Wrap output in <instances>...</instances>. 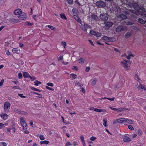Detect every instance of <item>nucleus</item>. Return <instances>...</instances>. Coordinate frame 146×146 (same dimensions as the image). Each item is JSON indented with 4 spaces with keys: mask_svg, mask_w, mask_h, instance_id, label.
<instances>
[{
    "mask_svg": "<svg viewBox=\"0 0 146 146\" xmlns=\"http://www.w3.org/2000/svg\"><path fill=\"white\" fill-rule=\"evenodd\" d=\"M103 121L104 122L103 123V125H104L105 127H106L107 126V119H104L103 120Z\"/></svg>",
    "mask_w": 146,
    "mask_h": 146,
    "instance_id": "e433bc0d",
    "label": "nucleus"
},
{
    "mask_svg": "<svg viewBox=\"0 0 146 146\" xmlns=\"http://www.w3.org/2000/svg\"><path fill=\"white\" fill-rule=\"evenodd\" d=\"M127 29L126 27L122 25H120L116 28V32L119 33L121 31H125Z\"/></svg>",
    "mask_w": 146,
    "mask_h": 146,
    "instance_id": "20e7f679",
    "label": "nucleus"
},
{
    "mask_svg": "<svg viewBox=\"0 0 146 146\" xmlns=\"http://www.w3.org/2000/svg\"><path fill=\"white\" fill-rule=\"evenodd\" d=\"M128 128L129 129H131L132 130H134V128L132 127V126L131 125H129L128 126Z\"/></svg>",
    "mask_w": 146,
    "mask_h": 146,
    "instance_id": "3c124183",
    "label": "nucleus"
},
{
    "mask_svg": "<svg viewBox=\"0 0 146 146\" xmlns=\"http://www.w3.org/2000/svg\"><path fill=\"white\" fill-rule=\"evenodd\" d=\"M96 137H94V136L92 137L91 138H90V139L91 140H92V141H94L96 139Z\"/></svg>",
    "mask_w": 146,
    "mask_h": 146,
    "instance_id": "603ef678",
    "label": "nucleus"
},
{
    "mask_svg": "<svg viewBox=\"0 0 146 146\" xmlns=\"http://www.w3.org/2000/svg\"><path fill=\"white\" fill-rule=\"evenodd\" d=\"M94 111L98 112H100L102 111V110L96 108L95 109Z\"/></svg>",
    "mask_w": 146,
    "mask_h": 146,
    "instance_id": "8fccbe9b",
    "label": "nucleus"
},
{
    "mask_svg": "<svg viewBox=\"0 0 146 146\" xmlns=\"http://www.w3.org/2000/svg\"><path fill=\"white\" fill-rule=\"evenodd\" d=\"M119 123H125V118H121L119 119Z\"/></svg>",
    "mask_w": 146,
    "mask_h": 146,
    "instance_id": "7c9ffc66",
    "label": "nucleus"
},
{
    "mask_svg": "<svg viewBox=\"0 0 146 146\" xmlns=\"http://www.w3.org/2000/svg\"><path fill=\"white\" fill-rule=\"evenodd\" d=\"M74 18L78 22L81 23V19L77 15H74L73 16Z\"/></svg>",
    "mask_w": 146,
    "mask_h": 146,
    "instance_id": "6ab92c4d",
    "label": "nucleus"
},
{
    "mask_svg": "<svg viewBox=\"0 0 146 146\" xmlns=\"http://www.w3.org/2000/svg\"><path fill=\"white\" fill-rule=\"evenodd\" d=\"M67 3L69 5H72L73 4V0H66Z\"/></svg>",
    "mask_w": 146,
    "mask_h": 146,
    "instance_id": "ea45409f",
    "label": "nucleus"
},
{
    "mask_svg": "<svg viewBox=\"0 0 146 146\" xmlns=\"http://www.w3.org/2000/svg\"><path fill=\"white\" fill-rule=\"evenodd\" d=\"M40 139L41 140H44L45 139L44 136L43 135H40L39 137Z\"/></svg>",
    "mask_w": 146,
    "mask_h": 146,
    "instance_id": "c03bdc74",
    "label": "nucleus"
},
{
    "mask_svg": "<svg viewBox=\"0 0 146 146\" xmlns=\"http://www.w3.org/2000/svg\"><path fill=\"white\" fill-rule=\"evenodd\" d=\"M20 123L21 124V123H24V122H26L24 120L23 118V117H21L20 118Z\"/></svg>",
    "mask_w": 146,
    "mask_h": 146,
    "instance_id": "49530a36",
    "label": "nucleus"
},
{
    "mask_svg": "<svg viewBox=\"0 0 146 146\" xmlns=\"http://www.w3.org/2000/svg\"><path fill=\"white\" fill-rule=\"evenodd\" d=\"M13 88L15 89H17L19 90H21V88H20L18 86H13Z\"/></svg>",
    "mask_w": 146,
    "mask_h": 146,
    "instance_id": "338daca9",
    "label": "nucleus"
},
{
    "mask_svg": "<svg viewBox=\"0 0 146 146\" xmlns=\"http://www.w3.org/2000/svg\"><path fill=\"white\" fill-rule=\"evenodd\" d=\"M18 76H19L18 78L19 79H21L22 78L23 76H22V73H21V72H19L18 74Z\"/></svg>",
    "mask_w": 146,
    "mask_h": 146,
    "instance_id": "6e6d98bb",
    "label": "nucleus"
},
{
    "mask_svg": "<svg viewBox=\"0 0 146 146\" xmlns=\"http://www.w3.org/2000/svg\"><path fill=\"white\" fill-rule=\"evenodd\" d=\"M14 125H13V126H12V127L10 128H11V130H12L13 131L14 133L15 131V128L14 127Z\"/></svg>",
    "mask_w": 146,
    "mask_h": 146,
    "instance_id": "09e8293b",
    "label": "nucleus"
},
{
    "mask_svg": "<svg viewBox=\"0 0 146 146\" xmlns=\"http://www.w3.org/2000/svg\"><path fill=\"white\" fill-rule=\"evenodd\" d=\"M22 13V11L20 9H16L14 12V14L15 15H20Z\"/></svg>",
    "mask_w": 146,
    "mask_h": 146,
    "instance_id": "2eb2a0df",
    "label": "nucleus"
},
{
    "mask_svg": "<svg viewBox=\"0 0 146 146\" xmlns=\"http://www.w3.org/2000/svg\"><path fill=\"white\" fill-rule=\"evenodd\" d=\"M137 20H138L137 21L138 22V23L143 25L144 27L146 28V25H144L146 23V20L144 21L143 19L140 18H138Z\"/></svg>",
    "mask_w": 146,
    "mask_h": 146,
    "instance_id": "1a4fd4ad",
    "label": "nucleus"
},
{
    "mask_svg": "<svg viewBox=\"0 0 146 146\" xmlns=\"http://www.w3.org/2000/svg\"><path fill=\"white\" fill-rule=\"evenodd\" d=\"M83 24H81L82 27H81L82 29L84 31H86L87 29V28L89 27L88 24L85 23L84 22L83 23Z\"/></svg>",
    "mask_w": 146,
    "mask_h": 146,
    "instance_id": "6e6552de",
    "label": "nucleus"
},
{
    "mask_svg": "<svg viewBox=\"0 0 146 146\" xmlns=\"http://www.w3.org/2000/svg\"><path fill=\"white\" fill-rule=\"evenodd\" d=\"M13 111H14L17 113L19 114H21L22 113V111L18 109L15 108L14 109Z\"/></svg>",
    "mask_w": 146,
    "mask_h": 146,
    "instance_id": "c756f323",
    "label": "nucleus"
},
{
    "mask_svg": "<svg viewBox=\"0 0 146 146\" xmlns=\"http://www.w3.org/2000/svg\"><path fill=\"white\" fill-rule=\"evenodd\" d=\"M123 140L124 142H129L131 141V140L130 138L126 136V134H125L124 137L123 138Z\"/></svg>",
    "mask_w": 146,
    "mask_h": 146,
    "instance_id": "f8f14e48",
    "label": "nucleus"
},
{
    "mask_svg": "<svg viewBox=\"0 0 146 146\" xmlns=\"http://www.w3.org/2000/svg\"><path fill=\"white\" fill-rule=\"evenodd\" d=\"M48 28L52 30H55L56 29V28L54 27H53L51 25H49L48 26Z\"/></svg>",
    "mask_w": 146,
    "mask_h": 146,
    "instance_id": "79ce46f5",
    "label": "nucleus"
},
{
    "mask_svg": "<svg viewBox=\"0 0 146 146\" xmlns=\"http://www.w3.org/2000/svg\"><path fill=\"white\" fill-rule=\"evenodd\" d=\"M133 6L134 9L137 11L139 10V6L137 4L133 5Z\"/></svg>",
    "mask_w": 146,
    "mask_h": 146,
    "instance_id": "412c9836",
    "label": "nucleus"
},
{
    "mask_svg": "<svg viewBox=\"0 0 146 146\" xmlns=\"http://www.w3.org/2000/svg\"><path fill=\"white\" fill-rule=\"evenodd\" d=\"M31 88L32 90L34 91H38L39 92H41L42 91V90H40L39 89H37L36 88L32 87Z\"/></svg>",
    "mask_w": 146,
    "mask_h": 146,
    "instance_id": "c9c22d12",
    "label": "nucleus"
},
{
    "mask_svg": "<svg viewBox=\"0 0 146 146\" xmlns=\"http://www.w3.org/2000/svg\"><path fill=\"white\" fill-rule=\"evenodd\" d=\"M80 139H81V140L82 142L83 141L84 142V137L83 135H81L80 137Z\"/></svg>",
    "mask_w": 146,
    "mask_h": 146,
    "instance_id": "69168bd1",
    "label": "nucleus"
},
{
    "mask_svg": "<svg viewBox=\"0 0 146 146\" xmlns=\"http://www.w3.org/2000/svg\"><path fill=\"white\" fill-rule=\"evenodd\" d=\"M10 104L9 102H6L4 105V110H7L8 109L10 108Z\"/></svg>",
    "mask_w": 146,
    "mask_h": 146,
    "instance_id": "9d476101",
    "label": "nucleus"
},
{
    "mask_svg": "<svg viewBox=\"0 0 146 146\" xmlns=\"http://www.w3.org/2000/svg\"><path fill=\"white\" fill-rule=\"evenodd\" d=\"M35 85L36 86H38V84H41V82L38 81L37 80H36L34 82Z\"/></svg>",
    "mask_w": 146,
    "mask_h": 146,
    "instance_id": "473e14b6",
    "label": "nucleus"
},
{
    "mask_svg": "<svg viewBox=\"0 0 146 146\" xmlns=\"http://www.w3.org/2000/svg\"><path fill=\"white\" fill-rule=\"evenodd\" d=\"M119 17L121 20H125L126 19L127 17V16L124 14H121L119 15Z\"/></svg>",
    "mask_w": 146,
    "mask_h": 146,
    "instance_id": "a211bd4d",
    "label": "nucleus"
},
{
    "mask_svg": "<svg viewBox=\"0 0 146 146\" xmlns=\"http://www.w3.org/2000/svg\"><path fill=\"white\" fill-rule=\"evenodd\" d=\"M128 61H125V62H121V64H122V66L126 70H128L129 69H127L128 66L127 65V62H128Z\"/></svg>",
    "mask_w": 146,
    "mask_h": 146,
    "instance_id": "9b49d317",
    "label": "nucleus"
},
{
    "mask_svg": "<svg viewBox=\"0 0 146 146\" xmlns=\"http://www.w3.org/2000/svg\"><path fill=\"white\" fill-rule=\"evenodd\" d=\"M69 145H72L69 142H67L65 144V146H68Z\"/></svg>",
    "mask_w": 146,
    "mask_h": 146,
    "instance_id": "774afa93",
    "label": "nucleus"
},
{
    "mask_svg": "<svg viewBox=\"0 0 146 146\" xmlns=\"http://www.w3.org/2000/svg\"><path fill=\"white\" fill-rule=\"evenodd\" d=\"M100 18L102 20L106 21L108 19V15L107 13H103L100 14Z\"/></svg>",
    "mask_w": 146,
    "mask_h": 146,
    "instance_id": "f03ea898",
    "label": "nucleus"
},
{
    "mask_svg": "<svg viewBox=\"0 0 146 146\" xmlns=\"http://www.w3.org/2000/svg\"><path fill=\"white\" fill-rule=\"evenodd\" d=\"M137 133H138V135L139 136H141L142 134V131L140 129H139L137 130Z\"/></svg>",
    "mask_w": 146,
    "mask_h": 146,
    "instance_id": "4c0bfd02",
    "label": "nucleus"
},
{
    "mask_svg": "<svg viewBox=\"0 0 146 146\" xmlns=\"http://www.w3.org/2000/svg\"><path fill=\"white\" fill-rule=\"evenodd\" d=\"M61 44L63 46L64 48H65L66 45V43L65 42H62L61 43Z\"/></svg>",
    "mask_w": 146,
    "mask_h": 146,
    "instance_id": "de8ad7c7",
    "label": "nucleus"
},
{
    "mask_svg": "<svg viewBox=\"0 0 146 146\" xmlns=\"http://www.w3.org/2000/svg\"><path fill=\"white\" fill-rule=\"evenodd\" d=\"M46 88L47 89L49 90H52V91H53L54 90L52 88H50V87H48V86H46Z\"/></svg>",
    "mask_w": 146,
    "mask_h": 146,
    "instance_id": "e2e57ef3",
    "label": "nucleus"
},
{
    "mask_svg": "<svg viewBox=\"0 0 146 146\" xmlns=\"http://www.w3.org/2000/svg\"><path fill=\"white\" fill-rule=\"evenodd\" d=\"M12 52L14 53H18L19 52H18L20 51L18 50V49L17 48H13L12 49Z\"/></svg>",
    "mask_w": 146,
    "mask_h": 146,
    "instance_id": "2f4dec72",
    "label": "nucleus"
},
{
    "mask_svg": "<svg viewBox=\"0 0 146 146\" xmlns=\"http://www.w3.org/2000/svg\"><path fill=\"white\" fill-rule=\"evenodd\" d=\"M25 24L27 26H31L33 24V23H31L29 22H27L25 23Z\"/></svg>",
    "mask_w": 146,
    "mask_h": 146,
    "instance_id": "13d9d810",
    "label": "nucleus"
},
{
    "mask_svg": "<svg viewBox=\"0 0 146 146\" xmlns=\"http://www.w3.org/2000/svg\"><path fill=\"white\" fill-rule=\"evenodd\" d=\"M90 34L92 35H94L97 37H101L102 35V34L93 30H90Z\"/></svg>",
    "mask_w": 146,
    "mask_h": 146,
    "instance_id": "39448f33",
    "label": "nucleus"
},
{
    "mask_svg": "<svg viewBox=\"0 0 146 146\" xmlns=\"http://www.w3.org/2000/svg\"><path fill=\"white\" fill-rule=\"evenodd\" d=\"M131 28L132 29L137 30V28L136 26H132L131 27Z\"/></svg>",
    "mask_w": 146,
    "mask_h": 146,
    "instance_id": "bf43d9fd",
    "label": "nucleus"
},
{
    "mask_svg": "<svg viewBox=\"0 0 146 146\" xmlns=\"http://www.w3.org/2000/svg\"><path fill=\"white\" fill-rule=\"evenodd\" d=\"M72 68L73 70H75L76 71L78 70V68L76 66H73Z\"/></svg>",
    "mask_w": 146,
    "mask_h": 146,
    "instance_id": "4d7b16f0",
    "label": "nucleus"
},
{
    "mask_svg": "<svg viewBox=\"0 0 146 146\" xmlns=\"http://www.w3.org/2000/svg\"><path fill=\"white\" fill-rule=\"evenodd\" d=\"M132 34L133 32L132 31L127 32L124 35L125 38H127L130 37Z\"/></svg>",
    "mask_w": 146,
    "mask_h": 146,
    "instance_id": "4468645a",
    "label": "nucleus"
},
{
    "mask_svg": "<svg viewBox=\"0 0 146 146\" xmlns=\"http://www.w3.org/2000/svg\"><path fill=\"white\" fill-rule=\"evenodd\" d=\"M91 17L92 19L91 20V21H94V20H97V19H98V18L96 15L93 14H92V15H91Z\"/></svg>",
    "mask_w": 146,
    "mask_h": 146,
    "instance_id": "aec40b11",
    "label": "nucleus"
},
{
    "mask_svg": "<svg viewBox=\"0 0 146 146\" xmlns=\"http://www.w3.org/2000/svg\"><path fill=\"white\" fill-rule=\"evenodd\" d=\"M60 16L61 18L62 19L66 20L67 19L66 16L64 13H62L61 14H60Z\"/></svg>",
    "mask_w": 146,
    "mask_h": 146,
    "instance_id": "bb28decb",
    "label": "nucleus"
},
{
    "mask_svg": "<svg viewBox=\"0 0 146 146\" xmlns=\"http://www.w3.org/2000/svg\"><path fill=\"white\" fill-rule=\"evenodd\" d=\"M84 60L82 58H80L78 60V62L79 63H84Z\"/></svg>",
    "mask_w": 146,
    "mask_h": 146,
    "instance_id": "58836bf2",
    "label": "nucleus"
},
{
    "mask_svg": "<svg viewBox=\"0 0 146 146\" xmlns=\"http://www.w3.org/2000/svg\"><path fill=\"white\" fill-rule=\"evenodd\" d=\"M27 17V16L26 14L24 13H22L18 16V18L19 19L23 20L26 19Z\"/></svg>",
    "mask_w": 146,
    "mask_h": 146,
    "instance_id": "0eeeda50",
    "label": "nucleus"
},
{
    "mask_svg": "<svg viewBox=\"0 0 146 146\" xmlns=\"http://www.w3.org/2000/svg\"><path fill=\"white\" fill-rule=\"evenodd\" d=\"M109 108L112 110L118 112H121L123 110H128V109L127 108L122 107H121L117 109L115 108H113L111 107H109Z\"/></svg>",
    "mask_w": 146,
    "mask_h": 146,
    "instance_id": "423d86ee",
    "label": "nucleus"
},
{
    "mask_svg": "<svg viewBox=\"0 0 146 146\" xmlns=\"http://www.w3.org/2000/svg\"><path fill=\"white\" fill-rule=\"evenodd\" d=\"M29 75V74L27 72H24L23 73V76L25 78H28Z\"/></svg>",
    "mask_w": 146,
    "mask_h": 146,
    "instance_id": "c85d7f7f",
    "label": "nucleus"
},
{
    "mask_svg": "<svg viewBox=\"0 0 146 146\" xmlns=\"http://www.w3.org/2000/svg\"><path fill=\"white\" fill-rule=\"evenodd\" d=\"M96 81L97 79L96 78H94L92 82V84L93 85H94L96 84Z\"/></svg>",
    "mask_w": 146,
    "mask_h": 146,
    "instance_id": "37998d69",
    "label": "nucleus"
},
{
    "mask_svg": "<svg viewBox=\"0 0 146 146\" xmlns=\"http://www.w3.org/2000/svg\"><path fill=\"white\" fill-rule=\"evenodd\" d=\"M46 84L47 86H50L51 87H52L53 86V84L51 82H48Z\"/></svg>",
    "mask_w": 146,
    "mask_h": 146,
    "instance_id": "864d4df0",
    "label": "nucleus"
},
{
    "mask_svg": "<svg viewBox=\"0 0 146 146\" xmlns=\"http://www.w3.org/2000/svg\"><path fill=\"white\" fill-rule=\"evenodd\" d=\"M137 14H138L140 15L143 16V18L145 16V13H144V11H143L140 10H138L137 11Z\"/></svg>",
    "mask_w": 146,
    "mask_h": 146,
    "instance_id": "dca6fc26",
    "label": "nucleus"
},
{
    "mask_svg": "<svg viewBox=\"0 0 146 146\" xmlns=\"http://www.w3.org/2000/svg\"><path fill=\"white\" fill-rule=\"evenodd\" d=\"M134 24L133 23L129 21H128L126 22V25H131Z\"/></svg>",
    "mask_w": 146,
    "mask_h": 146,
    "instance_id": "72a5a7b5",
    "label": "nucleus"
},
{
    "mask_svg": "<svg viewBox=\"0 0 146 146\" xmlns=\"http://www.w3.org/2000/svg\"><path fill=\"white\" fill-rule=\"evenodd\" d=\"M90 67H87L86 68L85 71L86 72H88L90 70Z\"/></svg>",
    "mask_w": 146,
    "mask_h": 146,
    "instance_id": "680f3d73",
    "label": "nucleus"
},
{
    "mask_svg": "<svg viewBox=\"0 0 146 146\" xmlns=\"http://www.w3.org/2000/svg\"><path fill=\"white\" fill-rule=\"evenodd\" d=\"M20 123L21 124V123H24V122H26L24 120L23 118V117H21L20 118Z\"/></svg>",
    "mask_w": 146,
    "mask_h": 146,
    "instance_id": "a18cd8bd",
    "label": "nucleus"
},
{
    "mask_svg": "<svg viewBox=\"0 0 146 146\" xmlns=\"http://www.w3.org/2000/svg\"><path fill=\"white\" fill-rule=\"evenodd\" d=\"M139 10L143 11H144V13H146V10L145 8H144L143 7H139Z\"/></svg>",
    "mask_w": 146,
    "mask_h": 146,
    "instance_id": "a19ab883",
    "label": "nucleus"
},
{
    "mask_svg": "<svg viewBox=\"0 0 146 146\" xmlns=\"http://www.w3.org/2000/svg\"><path fill=\"white\" fill-rule=\"evenodd\" d=\"M4 81V79H2L1 80V81L0 82V86H1L3 85Z\"/></svg>",
    "mask_w": 146,
    "mask_h": 146,
    "instance_id": "052dcab7",
    "label": "nucleus"
},
{
    "mask_svg": "<svg viewBox=\"0 0 146 146\" xmlns=\"http://www.w3.org/2000/svg\"><path fill=\"white\" fill-rule=\"evenodd\" d=\"M130 16L131 18H133L134 19V21H137V20L138 19V17H137L136 15L134 14H131Z\"/></svg>",
    "mask_w": 146,
    "mask_h": 146,
    "instance_id": "a878e982",
    "label": "nucleus"
},
{
    "mask_svg": "<svg viewBox=\"0 0 146 146\" xmlns=\"http://www.w3.org/2000/svg\"><path fill=\"white\" fill-rule=\"evenodd\" d=\"M9 21L14 23H17L19 22L17 20L14 18L10 19H9Z\"/></svg>",
    "mask_w": 146,
    "mask_h": 146,
    "instance_id": "4be33fe9",
    "label": "nucleus"
},
{
    "mask_svg": "<svg viewBox=\"0 0 146 146\" xmlns=\"http://www.w3.org/2000/svg\"><path fill=\"white\" fill-rule=\"evenodd\" d=\"M21 125L23 127V129L26 130L27 129V125L26 122H24V123H21Z\"/></svg>",
    "mask_w": 146,
    "mask_h": 146,
    "instance_id": "5701e85b",
    "label": "nucleus"
},
{
    "mask_svg": "<svg viewBox=\"0 0 146 146\" xmlns=\"http://www.w3.org/2000/svg\"><path fill=\"white\" fill-rule=\"evenodd\" d=\"M125 123L127 122L130 124H132L133 123V122L132 120L131 119H129L127 118H125Z\"/></svg>",
    "mask_w": 146,
    "mask_h": 146,
    "instance_id": "b1692460",
    "label": "nucleus"
},
{
    "mask_svg": "<svg viewBox=\"0 0 146 146\" xmlns=\"http://www.w3.org/2000/svg\"><path fill=\"white\" fill-rule=\"evenodd\" d=\"M18 95L21 98H26V96H24L23 94H18Z\"/></svg>",
    "mask_w": 146,
    "mask_h": 146,
    "instance_id": "5fc2aeb1",
    "label": "nucleus"
},
{
    "mask_svg": "<svg viewBox=\"0 0 146 146\" xmlns=\"http://www.w3.org/2000/svg\"><path fill=\"white\" fill-rule=\"evenodd\" d=\"M96 5L99 8H104L106 6V3L100 0L96 3Z\"/></svg>",
    "mask_w": 146,
    "mask_h": 146,
    "instance_id": "f257e3e1",
    "label": "nucleus"
},
{
    "mask_svg": "<svg viewBox=\"0 0 146 146\" xmlns=\"http://www.w3.org/2000/svg\"><path fill=\"white\" fill-rule=\"evenodd\" d=\"M72 11L74 13H75L77 15L78 14V9L76 8H74L72 10Z\"/></svg>",
    "mask_w": 146,
    "mask_h": 146,
    "instance_id": "393cba45",
    "label": "nucleus"
},
{
    "mask_svg": "<svg viewBox=\"0 0 146 146\" xmlns=\"http://www.w3.org/2000/svg\"><path fill=\"white\" fill-rule=\"evenodd\" d=\"M1 118L4 120L7 119L8 115L6 113H1L0 114Z\"/></svg>",
    "mask_w": 146,
    "mask_h": 146,
    "instance_id": "f3484780",
    "label": "nucleus"
},
{
    "mask_svg": "<svg viewBox=\"0 0 146 146\" xmlns=\"http://www.w3.org/2000/svg\"><path fill=\"white\" fill-rule=\"evenodd\" d=\"M40 143V144H44V145H46L48 144L49 141H48L44 140L43 141H41Z\"/></svg>",
    "mask_w": 146,
    "mask_h": 146,
    "instance_id": "cd10ccee",
    "label": "nucleus"
},
{
    "mask_svg": "<svg viewBox=\"0 0 146 146\" xmlns=\"http://www.w3.org/2000/svg\"><path fill=\"white\" fill-rule=\"evenodd\" d=\"M102 39L108 42H115V39L114 37H108L106 36H104L102 38Z\"/></svg>",
    "mask_w": 146,
    "mask_h": 146,
    "instance_id": "7ed1b4c3",
    "label": "nucleus"
},
{
    "mask_svg": "<svg viewBox=\"0 0 146 146\" xmlns=\"http://www.w3.org/2000/svg\"><path fill=\"white\" fill-rule=\"evenodd\" d=\"M80 92H82L83 93H84L85 92V89L82 87L81 88V90H80Z\"/></svg>",
    "mask_w": 146,
    "mask_h": 146,
    "instance_id": "0e129e2a",
    "label": "nucleus"
},
{
    "mask_svg": "<svg viewBox=\"0 0 146 146\" xmlns=\"http://www.w3.org/2000/svg\"><path fill=\"white\" fill-rule=\"evenodd\" d=\"M70 77H71V76H72V79H75L77 77V76L76 74H70Z\"/></svg>",
    "mask_w": 146,
    "mask_h": 146,
    "instance_id": "f704fd0d",
    "label": "nucleus"
},
{
    "mask_svg": "<svg viewBox=\"0 0 146 146\" xmlns=\"http://www.w3.org/2000/svg\"><path fill=\"white\" fill-rule=\"evenodd\" d=\"M105 25L107 27H111L113 25V23L111 22H108L105 21L104 23Z\"/></svg>",
    "mask_w": 146,
    "mask_h": 146,
    "instance_id": "ddd939ff",
    "label": "nucleus"
}]
</instances>
